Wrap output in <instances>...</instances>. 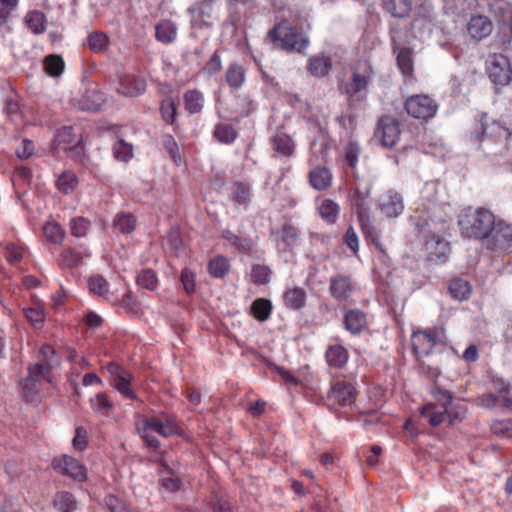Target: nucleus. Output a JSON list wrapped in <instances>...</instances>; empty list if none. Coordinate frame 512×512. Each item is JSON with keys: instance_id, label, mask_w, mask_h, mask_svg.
I'll return each instance as SVG.
<instances>
[{"instance_id": "nucleus-1", "label": "nucleus", "mask_w": 512, "mask_h": 512, "mask_svg": "<svg viewBox=\"0 0 512 512\" xmlns=\"http://www.w3.org/2000/svg\"><path fill=\"white\" fill-rule=\"evenodd\" d=\"M511 136V131L500 121L493 119L487 113H480L470 129L468 137L473 147L494 160L506 155Z\"/></svg>"}, {"instance_id": "nucleus-2", "label": "nucleus", "mask_w": 512, "mask_h": 512, "mask_svg": "<svg viewBox=\"0 0 512 512\" xmlns=\"http://www.w3.org/2000/svg\"><path fill=\"white\" fill-rule=\"evenodd\" d=\"M372 185L369 182L357 179L355 182L354 193L352 196V204L356 208L358 220L366 240L373 244L376 250L380 253L381 257H387L386 248L380 241V234L372 225L369 218V204Z\"/></svg>"}, {"instance_id": "nucleus-3", "label": "nucleus", "mask_w": 512, "mask_h": 512, "mask_svg": "<svg viewBox=\"0 0 512 512\" xmlns=\"http://www.w3.org/2000/svg\"><path fill=\"white\" fill-rule=\"evenodd\" d=\"M495 219L496 216L489 209L468 207L460 212L458 226L462 236L482 242Z\"/></svg>"}, {"instance_id": "nucleus-4", "label": "nucleus", "mask_w": 512, "mask_h": 512, "mask_svg": "<svg viewBox=\"0 0 512 512\" xmlns=\"http://www.w3.org/2000/svg\"><path fill=\"white\" fill-rule=\"evenodd\" d=\"M430 392L436 403L425 404L420 410V415L427 418L432 427H438L446 417L449 418V424L452 425V393L437 385L432 387Z\"/></svg>"}, {"instance_id": "nucleus-5", "label": "nucleus", "mask_w": 512, "mask_h": 512, "mask_svg": "<svg viewBox=\"0 0 512 512\" xmlns=\"http://www.w3.org/2000/svg\"><path fill=\"white\" fill-rule=\"evenodd\" d=\"M373 70L365 64L352 72L350 79L340 86L341 93L346 96V101L351 109H356L366 99L368 86L372 80Z\"/></svg>"}, {"instance_id": "nucleus-6", "label": "nucleus", "mask_w": 512, "mask_h": 512, "mask_svg": "<svg viewBox=\"0 0 512 512\" xmlns=\"http://www.w3.org/2000/svg\"><path fill=\"white\" fill-rule=\"evenodd\" d=\"M483 248L495 255H503L512 249V223L495 219L488 233L481 242Z\"/></svg>"}, {"instance_id": "nucleus-7", "label": "nucleus", "mask_w": 512, "mask_h": 512, "mask_svg": "<svg viewBox=\"0 0 512 512\" xmlns=\"http://www.w3.org/2000/svg\"><path fill=\"white\" fill-rule=\"evenodd\" d=\"M268 39L277 48L285 51L302 52L309 44L307 37L299 35L288 23L282 22L269 30Z\"/></svg>"}, {"instance_id": "nucleus-8", "label": "nucleus", "mask_w": 512, "mask_h": 512, "mask_svg": "<svg viewBox=\"0 0 512 512\" xmlns=\"http://www.w3.org/2000/svg\"><path fill=\"white\" fill-rule=\"evenodd\" d=\"M405 110L414 118L427 120L436 115L438 105L427 95H413L406 100Z\"/></svg>"}, {"instance_id": "nucleus-9", "label": "nucleus", "mask_w": 512, "mask_h": 512, "mask_svg": "<svg viewBox=\"0 0 512 512\" xmlns=\"http://www.w3.org/2000/svg\"><path fill=\"white\" fill-rule=\"evenodd\" d=\"M401 130L399 121L389 115L381 117L375 130V137L379 139L382 146L394 147L400 139Z\"/></svg>"}, {"instance_id": "nucleus-10", "label": "nucleus", "mask_w": 512, "mask_h": 512, "mask_svg": "<svg viewBox=\"0 0 512 512\" xmlns=\"http://www.w3.org/2000/svg\"><path fill=\"white\" fill-rule=\"evenodd\" d=\"M106 369L111 376L112 386L125 398L136 400L137 395L131 388V381L133 379L131 373L113 362H110Z\"/></svg>"}, {"instance_id": "nucleus-11", "label": "nucleus", "mask_w": 512, "mask_h": 512, "mask_svg": "<svg viewBox=\"0 0 512 512\" xmlns=\"http://www.w3.org/2000/svg\"><path fill=\"white\" fill-rule=\"evenodd\" d=\"M489 78L496 86H506L511 81L512 71L508 58L502 54L495 55L488 70Z\"/></svg>"}, {"instance_id": "nucleus-12", "label": "nucleus", "mask_w": 512, "mask_h": 512, "mask_svg": "<svg viewBox=\"0 0 512 512\" xmlns=\"http://www.w3.org/2000/svg\"><path fill=\"white\" fill-rule=\"evenodd\" d=\"M439 341L436 330L418 331L413 333L411 337L412 350L419 360L430 355Z\"/></svg>"}, {"instance_id": "nucleus-13", "label": "nucleus", "mask_w": 512, "mask_h": 512, "mask_svg": "<svg viewBox=\"0 0 512 512\" xmlns=\"http://www.w3.org/2000/svg\"><path fill=\"white\" fill-rule=\"evenodd\" d=\"M53 466L62 475L68 476L75 481H84L87 478L86 468L75 458L64 455L59 460L53 461Z\"/></svg>"}, {"instance_id": "nucleus-14", "label": "nucleus", "mask_w": 512, "mask_h": 512, "mask_svg": "<svg viewBox=\"0 0 512 512\" xmlns=\"http://www.w3.org/2000/svg\"><path fill=\"white\" fill-rule=\"evenodd\" d=\"M354 283L350 276L338 274L332 276L329 282V291L331 296L339 301H346L354 292Z\"/></svg>"}, {"instance_id": "nucleus-15", "label": "nucleus", "mask_w": 512, "mask_h": 512, "mask_svg": "<svg viewBox=\"0 0 512 512\" xmlns=\"http://www.w3.org/2000/svg\"><path fill=\"white\" fill-rule=\"evenodd\" d=\"M380 208L386 217L399 216L404 209L402 196L395 191H388L380 197Z\"/></svg>"}, {"instance_id": "nucleus-16", "label": "nucleus", "mask_w": 512, "mask_h": 512, "mask_svg": "<svg viewBox=\"0 0 512 512\" xmlns=\"http://www.w3.org/2000/svg\"><path fill=\"white\" fill-rule=\"evenodd\" d=\"M328 399L334 400L341 406L351 405L355 400L354 387L346 382H337L330 388Z\"/></svg>"}, {"instance_id": "nucleus-17", "label": "nucleus", "mask_w": 512, "mask_h": 512, "mask_svg": "<svg viewBox=\"0 0 512 512\" xmlns=\"http://www.w3.org/2000/svg\"><path fill=\"white\" fill-rule=\"evenodd\" d=\"M467 29L472 38L480 41L492 33L493 24L488 17L476 15L471 17Z\"/></svg>"}, {"instance_id": "nucleus-18", "label": "nucleus", "mask_w": 512, "mask_h": 512, "mask_svg": "<svg viewBox=\"0 0 512 512\" xmlns=\"http://www.w3.org/2000/svg\"><path fill=\"white\" fill-rule=\"evenodd\" d=\"M103 102L102 94L96 90H87L79 97L73 98V103L78 109L89 112L99 111Z\"/></svg>"}, {"instance_id": "nucleus-19", "label": "nucleus", "mask_w": 512, "mask_h": 512, "mask_svg": "<svg viewBox=\"0 0 512 512\" xmlns=\"http://www.w3.org/2000/svg\"><path fill=\"white\" fill-rule=\"evenodd\" d=\"M344 327L353 335L361 333L367 325L366 314L359 309L347 310L344 314Z\"/></svg>"}, {"instance_id": "nucleus-20", "label": "nucleus", "mask_w": 512, "mask_h": 512, "mask_svg": "<svg viewBox=\"0 0 512 512\" xmlns=\"http://www.w3.org/2000/svg\"><path fill=\"white\" fill-rule=\"evenodd\" d=\"M146 82L142 78L126 76L119 82L118 93L128 97H136L144 93Z\"/></svg>"}, {"instance_id": "nucleus-21", "label": "nucleus", "mask_w": 512, "mask_h": 512, "mask_svg": "<svg viewBox=\"0 0 512 512\" xmlns=\"http://www.w3.org/2000/svg\"><path fill=\"white\" fill-rule=\"evenodd\" d=\"M253 197L252 187L250 183L237 181L231 187V199L235 204L248 208Z\"/></svg>"}, {"instance_id": "nucleus-22", "label": "nucleus", "mask_w": 512, "mask_h": 512, "mask_svg": "<svg viewBox=\"0 0 512 512\" xmlns=\"http://www.w3.org/2000/svg\"><path fill=\"white\" fill-rule=\"evenodd\" d=\"M306 299V291L302 287L289 288L283 294L285 306L292 310H300L305 307Z\"/></svg>"}, {"instance_id": "nucleus-23", "label": "nucleus", "mask_w": 512, "mask_h": 512, "mask_svg": "<svg viewBox=\"0 0 512 512\" xmlns=\"http://www.w3.org/2000/svg\"><path fill=\"white\" fill-rule=\"evenodd\" d=\"M80 139L81 137L74 132L72 126H64L55 135L54 149L58 152L60 150L67 151L69 146H72Z\"/></svg>"}, {"instance_id": "nucleus-24", "label": "nucleus", "mask_w": 512, "mask_h": 512, "mask_svg": "<svg viewBox=\"0 0 512 512\" xmlns=\"http://www.w3.org/2000/svg\"><path fill=\"white\" fill-rule=\"evenodd\" d=\"M309 181L314 189L324 190L331 185L332 173L328 168L318 166L310 171Z\"/></svg>"}, {"instance_id": "nucleus-25", "label": "nucleus", "mask_w": 512, "mask_h": 512, "mask_svg": "<svg viewBox=\"0 0 512 512\" xmlns=\"http://www.w3.org/2000/svg\"><path fill=\"white\" fill-rule=\"evenodd\" d=\"M384 9L395 18H406L412 10V0H382Z\"/></svg>"}, {"instance_id": "nucleus-26", "label": "nucleus", "mask_w": 512, "mask_h": 512, "mask_svg": "<svg viewBox=\"0 0 512 512\" xmlns=\"http://www.w3.org/2000/svg\"><path fill=\"white\" fill-rule=\"evenodd\" d=\"M177 36V26L170 20H161L155 26L156 40L163 44H170L174 42Z\"/></svg>"}, {"instance_id": "nucleus-27", "label": "nucleus", "mask_w": 512, "mask_h": 512, "mask_svg": "<svg viewBox=\"0 0 512 512\" xmlns=\"http://www.w3.org/2000/svg\"><path fill=\"white\" fill-rule=\"evenodd\" d=\"M440 207L433 206V210H437ZM426 218L420 217L415 225L417 226L418 232L423 235H428L432 233V226H435L438 223H444L445 217L442 215H436L435 211L431 212V208L428 207L426 209Z\"/></svg>"}, {"instance_id": "nucleus-28", "label": "nucleus", "mask_w": 512, "mask_h": 512, "mask_svg": "<svg viewBox=\"0 0 512 512\" xmlns=\"http://www.w3.org/2000/svg\"><path fill=\"white\" fill-rule=\"evenodd\" d=\"M326 360L329 366L335 368H342L348 361V352L341 345H330L325 353Z\"/></svg>"}, {"instance_id": "nucleus-29", "label": "nucleus", "mask_w": 512, "mask_h": 512, "mask_svg": "<svg viewBox=\"0 0 512 512\" xmlns=\"http://www.w3.org/2000/svg\"><path fill=\"white\" fill-rule=\"evenodd\" d=\"M273 148L281 156L290 157L295 150L292 138L283 132H277L273 137Z\"/></svg>"}, {"instance_id": "nucleus-30", "label": "nucleus", "mask_w": 512, "mask_h": 512, "mask_svg": "<svg viewBox=\"0 0 512 512\" xmlns=\"http://www.w3.org/2000/svg\"><path fill=\"white\" fill-rule=\"evenodd\" d=\"M86 44L93 53H105L110 44L109 37L104 32H92L86 39Z\"/></svg>"}, {"instance_id": "nucleus-31", "label": "nucleus", "mask_w": 512, "mask_h": 512, "mask_svg": "<svg viewBox=\"0 0 512 512\" xmlns=\"http://www.w3.org/2000/svg\"><path fill=\"white\" fill-rule=\"evenodd\" d=\"M53 503L59 512H75L77 510L75 497L67 491L58 492L54 497Z\"/></svg>"}, {"instance_id": "nucleus-32", "label": "nucleus", "mask_w": 512, "mask_h": 512, "mask_svg": "<svg viewBox=\"0 0 512 512\" xmlns=\"http://www.w3.org/2000/svg\"><path fill=\"white\" fill-rule=\"evenodd\" d=\"M397 65L405 77L413 76L414 64L412 50L410 48L402 47L399 49L397 53Z\"/></svg>"}, {"instance_id": "nucleus-33", "label": "nucleus", "mask_w": 512, "mask_h": 512, "mask_svg": "<svg viewBox=\"0 0 512 512\" xmlns=\"http://www.w3.org/2000/svg\"><path fill=\"white\" fill-rule=\"evenodd\" d=\"M184 106L188 113H199L204 106L203 94L198 90H188L184 94Z\"/></svg>"}, {"instance_id": "nucleus-34", "label": "nucleus", "mask_w": 512, "mask_h": 512, "mask_svg": "<svg viewBox=\"0 0 512 512\" xmlns=\"http://www.w3.org/2000/svg\"><path fill=\"white\" fill-rule=\"evenodd\" d=\"M78 185V178L71 170L63 171L56 180V186L64 194H71Z\"/></svg>"}, {"instance_id": "nucleus-35", "label": "nucleus", "mask_w": 512, "mask_h": 512, "mask_svg": "<svg viewBox=\"0 0 512 512\" xmlns=\"http://www.w3.org/2000/svg\"><path fill=\"white\" fill-rule=\"evenodd\" d=\"M448 290L453 298L462 301L469 298L471 286L468 281L461 278H455L450 281Z\"/></svg>"}, {"instance_id": "nucleus-36", "label": "nucleus", "mask_w": 512, "mask_h": 512, "mask_svg": "<svg viewBox=\"0 0 512 512\" xmlns=\"http://www.w3.org/2000/svg\"><path fill=\"white\" fill-rule=\"evenodd\" d=\"M245 81V70L237 64L231 63L226 71V82L233 89L240 88Z\"/></svg>"}, {"instance_id": "nucleus-37", "label": "nucleus", "mask_w": 512, "mask_h": 512, "mask_svg": "<svg viewBox=\"0 0 512 512\" xmlns=\"http://www.w3.org/2000/svg\"><path fill=\"white\" fill-rule=\"evenodd\" d=\"M136 219L130 213L117 214L113 220L114 228L123 234H129L135 229Z\"/></svg>"}, {"instance_id": "nucleus-38", "label": "nucleus", "mask_w": 512, "mask_h": 512, "mask_svg": "<svg viewBox=\"0 0 512 512\" xmlns=\"http://www.w3.org/2000/svg\"><path fill=\"white\" fill-rule=\"evenodd\" d=\"M222 237L239 251L248 252L253 246V242L250 238L240 237L229 229L222 231Z\"/></svg>"}, {"instance_id": "nucleus-39", "label": "nucleus", "mask_w": 512, "mask_h": 512, "mask_svg": "<svg viewBox=\"0 0 512 512\" xmlns=\"http://www.w3.org/2000/svg\"><path fill=\"white\" fill-rule=\"evenodd\" d=\"M64 67V60L59 55H48L44 59L45 72L52 77L60 76L64 71Z\"/></svg>"}, {"instance_id": "nucleus-40", "label": "nucleus", "mask_w": 512, "mask_h": 512, "mask_svg": "<svg viewBox=\"0 0 512 512\" xmlns=\"http://www.w3.org/2000/svg\"><path fill=\"white\" fill-rule=\"evenodd\" d=\"M214 137L221 143L231 144L237 137V132L232 125L219 123L215 126Z\"/></svg>"}, {"instance_id": "nucleus-41", "label": "nucleus", "mask_w": 512, "mask_h": 512, "mask_svg": "<svg viewBox=\"0 0 512 512\" xmlns=\"http://www.w3.org/2000/svg\"><path fill=\"white\" fill-rule=\"evenodd\" d=\"M272 310V304L269 300L259 298L255 300L251 306L254 317L259 321H265L269 318Z\"/></svg>"}, {"instance_id": "nucleus-42", "label": "nucleus", "mask_w": 512, "mask_h": 512, "mask_svg": "<svg viewBox=\"0 0 512 512\" xmlns=\"http://www.w3.org/2000/svg\"><path fill=\"white\" fill-rule=\"evenodd\" d=\"M331 61L328 57H315L310 60L309 71L316 77H322L328 74L331 69Z\"/></svg>"}, {"instance_id": "nucleus-43", "label": "nucleus", "mask_w": 512, "mask_h": 512, "mask_svg": "<svg viewBox=\"0 0 512 512\" xmlns=\"http://www.w3.org/2000/svg\"><path fill=\"white\" fill-rule=\"evenodd\" d=\"M28 28L34 34H41L45 31V15L40 11H31L26 16Z\"/></svg>"}, {"instance_id": "nucleus-44", "label": "nucleus", "mask_w": 512, "mask_h": 512, "mask_svg": "<svg viewBox=\"0 0 512 512\" xmlns=\"http://www.w3.org/2000/svg\"><path fill=\"white\" fill-rule=\"evenodd\" d=\"M502 400L504 406L508 409H512V399L507 396L499 397L492 393L483 394L477 398V404L484 408H494L497 403Z\"/></svg>"}, {"instance_id": "nucleus-45", "label": "nucleus", "mask_w": 512, "mask_h": 512, "mask_svg": "<svg viewBox=\"0 0 512 512\" xmlns=\"http://www.w3.org/2000/svg\"><path fill=\"white\" fill-rule=\"evenodd\" d=\"M229 262L223 256H217L210 260L208 269L209 273L215 278L224 277L229 271Z\"/></svg>"}, {"instance_id": "nucleus-46", "label": "nucleus", "mask_w": 512, "mask_h": 512, "mask_svg": "<svg viewBox=\"0 0 512 512\" xmlns=\"http://www.w3.org/2000/svg\"><path fill=\"white\" fill-rule=\"evenodd\" d=\"M319 213L327 223H335L339 213V206L334 201L326 199L322 202Z\"/></svg>"}, {"instance_id": "nucleus-47", "label": "nucleus", "mask_w": 512, "mask_h": 512, "mask_svg": "<svg viewBox=\"0 0 512 512\" xmlns=\"http://www.w3.org/2000/svg\"><path fill=\"white\" fill-rule=\"evenodd\" d=\"M281 240L285 244V246L289 249L299 245L300 237L298 230L289 224H286L281 229Z\"/></svg>"}, {"instance_id": "nucleus-48", "label": "nucleus", "mask_w": 512, "mask_h": 512, "mask_svg": "<svg viewBox=\"0 0 512 512\" xmlns=\"http://www.w3.org/2000/svg\"><path fill=\"white\" fill-rule=\"evenodd\" d=\"M272 270L261 264H254L251 269V279L257 285H265L270 281Z\"/></svg>"}, {"instance_id": "nucleus-49", "label": "nucleus", "mask_w": 512, "mask_h": 512, "mask_svg": "<svg viewBox=\"0 0 512 512\" xmlns=\"http://www.w3.org/2000/svg\"><path fill=\"white\" fill-rule=\"evenodd\" d=\"M145 427H148L152 432H156L163 437H170L174 435L170 429L164 424L160 417H149L143 421Z\"/></svg>"}, {"instance_id": "nucleus-50", "label": "nucleus", "mask_w": 512, "mask_h": 512, "mask_svg": "<svg viewBox=\"0 0 512 512\" xmlns=\"http://www.w3.org/2000/svg\"><path fill=\"white\" fill-rule=\"evenodd\" d=\"M90 405L94 412L107 415L112 407V403L105 393H98L94 398L90 399Z\"/></svg>"}, {"instance_id": "nucleus-51", "label": "nucleus", "mask_w": 512, "mask_h": 512, "mask_svg": "<svg viewBox=\"0 0 512 512\" xmlns=\"http://www.w3.org/2000/svg\"><path fill=\"white\" fill-rule=\"evenodd\" d=\"M46 239L54 244H59L64 238V230L57 223H46L43 227Z\"/></svg>"}, {"instance_id": "nucleus-52", "label": "nucleus", "mask_w": 512, "mask_h": 512, "mask_svg": "<svg viewBox=\"0 0 512 512\" xmlns=\"http://www.w3.org/2000/svg\"><path fill=\"white\" fill-rule=\"evenodd\" d=\"M137 284L147 290H155L158 284L156 273L151 269L143 270L137 277Z\"/></svg>"}, {"instance_id": "nucleus-53", "label": "nucleus", "mask_w": 512, "mask_h": 512, "mask_svg": "<svg viewBox=\"0 0 512 512\" xmlns=\"http://www.w3.org/2000/svg\"><path fill=\"white\" fill-rule=\"evenodd\" d=\"M491 431L498 437L512 438V420H495L491 425Z\"/></svg>"}, {"instance_id": "nucleus-54", "label": "nucleus", "mask_w": 512, "mask_h": 512, "mask_svg": "<svg viewBox=\"0 0 512 512\" xmlns=\"http://www.w3.org/2000/svg\"><path fill=\"white\" fill-rule=\"evenodd\" d=\"M88 286L92 293L105 297L109 291V284L101 275L89 278Z\"/></svg>"}, {"instance_id": "nucleus-55", "label": "nucleus", "mask_w": 512, "mask_h": 512, "mask_svg": "<svg viewBox=\"0 0 512 512\" xmlns=\"http://www.w3.org/2000/svg\"><path fill=\"white\" fill-rule=\"evenodd\" d=\"M238 118H245L250 116L257 108L255 101L248 96L239 95L237 98Z\"/></svg>"}, {"instance_id": "nucleus-56", "label": "nucleus", "mask_w": 512, "mask_h": 512, "mask_svg": "<svg viewBox=\"0 0 512 512\" xmlns=\"http://www.w3.org/2000/svg\"><path fill=\"white\" fill-rule=\"evenodd\" d=\"M162 118L168 124H172L176 118V104L171 97L162 100L160 107Z\"/></svg>"}, {"instance_id": "nucleus-57", "label": "nucleus", "mask_w": 512, "mask_h": 512, "mask_svg": "<svg viewBox=\"0 0 512 512\" xmlns=\"http://www.w3.org/2000/svg\"><path fill=\"white\" fill-rule=\"evenodd\" d=\"M114 157L123 162H127L132 157V146L124 140H118L113 146Z\"/></svg>"}, {"instance_id": "nucleus-58", "label": "nucleus", "mask_w": 512, "mask_h": 512, "mask_svg": "<svg viewBox=\"0 0 512 512\" xmlns=\"http://www.w3.org/2000/svg\"><path fill=\"white\" fill-rule=\"evenodd\" d=\"M56 362L37 363L29 368L28 377L38 381L42 375L49 374Z\"/></svg>"}, {"instance_id": "nucleus-59", "label": "nucleus", "mask_w": 512, "mask_h": 512, "mask_svg": "<svg viewBox=\"0 0 512 512\" xmlns=\"http://www.w3.org/2000/svg\"><path fill=\"white\" fill-rule=\"evenodd\" d=\"M70 227L72 235L83 237L89 230L90 222L83 217H78L71 220Z\"/></svg>"}, {"instance_id": "nucleus-60", "label": "nucleus", "mask_w": 512, "mask_h": 512, "mask_svg": "<svg viewBox=\"0 0 512 512\" xmlns=\"http://www.w3.org/2000/svg\"><path fill=\"white\" fill-rule=\"evenodd\" d=\"M227 8L229 11V16L233 22L239 20V16L237 13L238 5L245 6L247 8H252L255 4V0H226Z\"/></svg>"}, {"instance_id": "nucleus-61", "label": "nucleus", "mask_w": 512, "mask_h": 512, "mask_svg": "<svg viewBox=\"0 0 512 512\" xmlns=\"http://www.w3.org/2000/svg\"><path fill=\"white\" fill-rule=\"evenodd\" d=\"M62 264L68 268L76 267L80 264L82 256L73 249H65L62 252Z\"/></svg>"}, {"instance_id": "nucleus-62", "label": "nucleus", "mask_w": 512, "mask_h": 512, "mask_svg": "<svg viewBox=\"0 0 512 512\" xmlns=\"http://www.w3.org/2000/svg\"><path fill=\"white\" fill-rule=\"evenodd\" d=\"M19 0H0V26L8 22L10 13L18 5Z\"/></svg>"}, {"instance_id": "nucleus-63", "label": "nucleus", "mask_w": 512, "mask_h": 512, "mask_svg": "<svg viewBox=\"0 0 512 512\" xmlns=\"http://www.w3.org/2000/svg\"><path fill=\"white\" fill-rule=\"evenodd\" d=\"M180 280L187 294H192L195 291V274L190 269L182 270Z\"/></svg>"}, {"instance_id": "nucleus-64", "label": "nucleus", "mask_w": 512, "mask_h": 512, "mask_svg": "<svg viewBox=\"0 0 512 512\" xmlns=\"http://www.w3.org/2000/svg\"><path fill=\"white\" fill-rule=\"evenodd\" d=\"M105 502L111 512H131L125 502L113 495L106 497Z\"/></svg>"}]
</instances>
